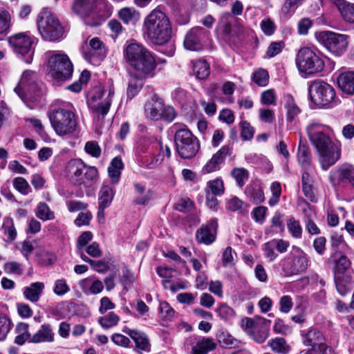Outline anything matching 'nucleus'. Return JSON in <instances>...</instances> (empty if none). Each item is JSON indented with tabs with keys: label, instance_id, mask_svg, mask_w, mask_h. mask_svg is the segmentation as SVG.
<instances>
[{
	"label": "nucleus",
	"instance_id": "864d4df0",
	"mask_svg": "<svg viewBox=\"0 0 354 354\" xmlns=\"http://www.w3.org/2000/svg\"><path fill=\"white\" fill-rule=\"evenodd\" d=\"M334 257L335 258L334 260L335 262V272L343 273L350 267V260L345 255L340 254L337 257V254H335Z\"/></svg>",
	"mask_w": 354,
	"mask_h": 354
},
{
	"label": "nucleus",
	"instance_id": "6ab92c4d",
	"mask_svg": "<svg viewBox=\"0 0 354 354\" xmlns=\"http://www.w3.org/2000/svg\"><path fill=\"white\" fill-rule=\"evenodd\" d=\"M218 227L217 219L212 218L208 223L203 225L196 233V238L198 242L209 245L216 239Z\"/></svg>",
	"mask_w": 354,
	"mask_h": 354
},
{
	"label": "nucleus",
	"instance_id": "79ce46f5",
	"mask_svg": "<svg viewBox=\"0 0 354 354\" xmlns=\"http://www.w3.org/2000/svg\"><path fill=\"white\" fill-rule=\"evenodd\" d=\"M302 189L306 197L311 201L315 200V194L313 189V179L309 171H305L302 174Z\"/></svg>",
	"mask_w": 354,
	"mask_h": 354
},
{
	"label": "nucleus",
	"instance_id": "a878e982",
	"mask_svg": "<svg viewBox=\"0 0 354 354\" xmlns=\"http://www.w3.org/2000/svg\"><path fill=\"white\" fill-rule=\"evenodd\" d=\"M337 83L342 93L354 95V71H345L339 73Z\"/></svg>",
	"mask_w": 354,
	"mask_h": 354
},
{
	"label": "nucleus",
	"instance_id": "cd10ccee",
	"mask_svg": "<svg viewBox=\"0 0 354 354\" xmlns=\"http://www.w3.org/2000/svg\"><path fill=\"white\" fill-rule=\"evenodd\" d=\"M44 288L45 285L43 282L37 281L32 283L24 288V297L30 302L36 303L39 300Z\"/></svg>",
	"mask_w": 354,
	"mask_h": 354
},
{
	"label": "nucleus",
	"instance_id": "0e129e2a",
	"mask_svg": "<svg viewBox=\"0 0 354 354\" xmlns=\"http://www.w3.org/2000/svg\"><path fill=\"white\" fill-rule=\"evenodd\" d=\"M85 151L93 158H98L101 156V148L96 141H88L84 146Z\"/></svg>",
	"mask_w": 354,
	"mask_h": 354
},
{
	"label": "nucleus",
	"instance_id": "b1692460",
	"mask_svg": "<svg viewBox=\"0 0 354 354\" xmlns=\"http://www.w3.org/2000/svg\"><path fill=\"white\" fill-rule=\"evenodd\" d=\"M171 130L174 133V141L176 145L197 139L189 128L183 123H174L171 126Z\"/></svg>",
	"mask_w": 354,
	"mask_h": 354
},
{
	"label": "nucleus",
	"instance_id": "ddd939ff",
	"mask_svg": "<svg viewBox=\"0 0 354 354\" xmlns=\"http://www.w3.org/2000/svg\"><path fill=\"white\" fill-rule=\"evenodd\" d=\"M8 41L15 53L25 57L26 63L30 64L32 62L34 50L32 48L33 40L30 36L24 32H19L10 36Z\"/></svg>",
	"mask_w": 354,
	"mask_h": 354
},
{
	"label": "nucleus",
	"instance_id": "dca6fc26",
	"mask_svg": "<svg viewBox=\"0 0 354 354\" xmlns=\"http://www.w3.org/2000/svg\"><path fill=\"white\" fill-rule=\"evenodd\" d=\"M297 255L283 260L281 266L286 275L297 274L304 272L308 266L306 254L301 250H297Z\"/></svg>",
	"mask_w": 354,
	"mask_h": 354
},
{
	"label": "nucleus",
	"instance_id": "1a4fd4ad",
	"mask_svg": "<svg viewBox=\"0 0 354 354\" xmlns=\"http://www.w3.org/2000/svg\"><path fill=\"white\" fill-rule=\"evenodd\" d=\"M37 28L42 38L53 41L62 37L64 29L57 17L48 8H44L37 16Z\"/></svg>",
	"mask_w": 354,
	"mask_h": 354
},
{
	"label": "nucleus",
	"instance_id": "72a5a7b5",
	"mask_svg": "<svg viewBox=\"0 0 354 354\" xmlns=\"http://www.w3.org/2000/svg\"><path fill=\"white\" fill-rule=\"evenodd\" d=\"M216 347V344L212 339L203 337L199 339L196 344L192 348V352L194 354H207L214 350Z\"/></svg>",
	"mask_w": 354,
	"mask_h": 354
},
{
	"label": "nucleus",
	"instance_id": "39448f33",
	"mask_svg": "<svg viewBox=\"0 0 354 354\" xmlns=\"http://www.w3.org/2000/svg\"><path fill=\"white\" fill-rule=\"evenodd\" d=\"M308 91L310 101L319 108L331 109L339 102L333 86L322 80L311 82Z\"/></svg>",
	"mask_w": 354,
	"mask_h": 354
},
{
	"label": "nucleus",
	"instance_id": "4d7b16f0",
	"mask_svg": "<svg viewBox=\"0 0 354 354\" xmlns=\"http://www.w3.org/2000/svg\"><path fill=\"white\" fill-rule=\"evenodd\" d=\"M3 270L6 273L9 274H16L20 276L24 272V268L21 264L17 261H8L4 263Z\"/></svg>",
	"mask_w": 354,
	"mask_h": 354
},
{
	"label": "nucleus",
	"instance_id": "393cba45",
	"mask_svg": "<svg viewBox=\"0 0 354 354\" xmlns=\"http://www.w3.org/2000/svg\"><path fill=\"white\" fill-rule=\"evenodd\" d=\"M178 155L184 159H189L194 157L200 149L199 141L197 139L187 142H180L176 145Z\"/></svg>",
	"mask_w": 354,
	"mask_h": 354
},
{
	"label": "nucleus",
	"instance_id": "5fc2aeb1",
	"mask_svg": "<svg viewBox=\"0 0 354 354\" xmlns=\"http://www.w3.org/2000/svg\"><path fill=\"white\" fill-rule=\"evenodd\" d=\"M161 152L158 154H152L142 159V165L147 169H154L162 161Z\"/></svg>",
	"mask_w": 354,
	"mask_h": 354
},
{
	"label": "nucleus",
	"instance_id": "338daca9",
	"mask_svg": "<svg viewBox=\"0 0 354 354\" xmlns=\"http://www.w3.org/2000/svg\"><path fill=\"white\" fill-rule=\"evenodd\" d=\"M241 128V136L244 140H250L254 133V128L247 121H242L240 123Z\"/></svg>",
	"mask_w": 354,
	"mask_h": 354
},
{
	"label": "nucleus",
	"instance_id": "de8ad7c7",
	"mask_svg": "<svg viewBox=\"0 0 354 354\" xmlns=\"http://www.w3.org/2000/svg\"><path fill=\"white\" fill-rule=\"evenodd\" d=\"M120 317L115 314L113 312H111L104 317H101L98 319V323L104 329L111 328L116 326L119 321Z\"/></svg>",
	"mask_w": 354,
	"mask_h": 354
},
{
	"label": "nucleus",
	"instance_id": "4be33fe9",
	"mask_svg": "<svg viewBox=\"0 0 354 354\" xmlns=\"http://www.w3.org/2000/svg\"><path fill=\"white\" fill-rule=\"evenodd\" d=\"M55 334L50 324H43L39 330L32 335L30 343H52L55 340Z\"/></svg>",
	"mask_w": 354,
	"mask_h": 354
},
{
	"label": "nucleus",
	"instance_id": "7ed1b4c3",
	"mask_svg": "<svg viewBox=\"0 0 354 354\" xmlns=\"http://www.w3.org/2000/svg\"><path fill=\"white\" fill-rule=\"evenodd\" d=\"M143 32L149 41L156 45H164L171 38V21L165 12L156 8L145 18Z\"/></svg>",
	"mask_w": 354,
	"mask_h": 354
},
{
	"label": "nucleus",
	"instance_id": "bb28decb",
	"mask_svg": "<svg viewBox=\"0 0 354 354\" xmlns=\"http://www.w3.org/2000/svg\"><path fill=\"white\" fill-rule=\"evenodd\" d=\"M82 291L86 295H97L104 288L103 283L94 277H87L79 282Z\"/></svg>",
	"mask_w": 354,
	"mask_h": 354
},
{
	"label": "nucleus",
	"instance_id": "052dcab7",
	"mask_svg": "<svg viewBox=\"0 0 354 354\" xmlns=\"http://www.w3.org/2000/svg\"><path fill=\"white\" fill-rule=\"evenodd\" d=\"M339 12L343 19L348 23H354V3H346L342 6Z\"/></svg>",
	"mask_w": 354,
	"mask_h": 354
},
{
	"label": "nucleus",
	"instance_id": "4c0bfd02",
	"mask_svg": "<svg viewBox=\"0 0 354 354\" xmlns=\"http://www.w3.org/2000/svg\"><path fill=\"white\" fill-rule=\"evenodd\" d=\"M285 108L287 110V120L288 122H292L300 113L299 108L290 95L285 96Z\"/></svg>",
	"mask_w": 354,
	"mask_h": 354
},
{
	"label": "nucleus",
	"instance_id": "49530a36",
	"mask_svg": "<svg viewBox=\"0 0 354 354\" xmlns=\"http://www.w3.org/2000/svg\"><path fill=\"white\" fill-rule=\"evenodd\" d=\"M1 228L4 234L8 236L7 240L8 241H12L16 239L17 230L12 218L6 217L3 219Z\"/></svg>",
	"mask_w": 354,
	"mask_h": 354
},
{
	"label": "nucleus",
	"instance_id": "37998d69",
	"mask_svg": "<svg viewBox=\"0 0 354 354\" xmlns=\"http://www.w3.org/2000/svg\"><path fill=\"white\" fill-rule=\"evenodd\" d=\"M36 216L41 221H50L55 218V214L49 206L44 202H40L37 204L36 211Z\"/></svg>",
	"mask_w": 354,
	"mask_h": 354
},
{
	"label": "nucleus",
	"instance_id": "f3484780",
	"mask_svg": "<svg viewBox=\"0 0 354 354\" xmlns=\"http://www.w3.org/2000/svg\"><path fill=\"white\" fill-rule=\"evenodd\" d=\"M206 36L205 29L201 26H196L190 29L185 35L184 46L192 51H199L203 48V39Z\"/></svg>",
	"mask_w": 354,
	"mask_h": 354
},
{
	"label": "nucleus",
	"instance_id": "13d9d810",
	"mask_svg": "<svg viewBox=\"0 0 354 354\" xmlns=\"http://www.w3.org/2000/svg\"><path fill=\"white\" fill-rule=\"evenodd\" d=\"M13 187L23 195H27L30 191V187L28 181L23 177L14 178Z\"/></svg>",
	"mask_w": 354,
	"mask_h": 354
},
{
	"label": "nucleus",
	"instance_id": "c756f323",
	"mask_svg": "<svg viewBox=\"0 0 354 354\" xmlns=\"http://www.w3.org/2000/svg\"><path fill=\"white\" fill-rule=\"evenodd\" d=\"M124 165L120 157L114 158L108 167L109 176L111 178V183L115 185L120 180L121 170Z\"/></svg>",
	"mask_w": 354,
	"mask_h": 354
},
{
	"label": "nucleus",
	"instance_id": "9d476101",
	"mask_svg": "<svg viewBox=\"0 0 354 354\" xmlns=\"http://www.w3.org/2000/svg\"><path fill=\"white\" fill-rule=\"evenodd\" d=\"M45 55L48 59L47 66L52 77L58 81H64L71 77L73 68L67 55L48 51Z\"/></svg>",
	"mask_w": 354,
	"mask_h": 354
},
{
	"label": "nucleus",
	"instance_id": "774afa93",
	"mask_svg": "<svg viewBox=\"0 0 354 354\" xmlns=\"http://www.w3.org/2000/svg\"><path fill=\"white\" fill-rule=\"evenodd\" d=\"M261 102L265 105L275 104L276 93L273 89H268L263 91L261 95Z\"/></svg>",
	"mask_w": 354,
	"mask_h": 354
},
{
	"label": "nucleus",
	"instance_id": "09e8293b",
	"mask_svg": "<svg viewBox=\"0 0 354 354\" xmlns=\"http://www.w3.org/2000/svg\"><path fill=\"white\" fill-rule=\"evenodd\" d=\"M232 20V15L228 12H225L221 15L218 28L224 35H228L231 33Z\"/></svg>",
	"mask_w": 354,
	"mask_h": 354
},
{
	"label": "nucleus",
	"instance_id": "3c124183",
	"mask_svg": "<svg viewBox=\"0 0 354 354\" xmlns=\"http://www.w3.org/2000/svg\"><path fill=\"white\" fill-rule=\"evenodd\" d=\"M254 341L259 344L263 343L269 336V331L267 328L261 327L258 325L251 333L248 335Z\"/></svg>",
	"mask_w": 354,
	"mask_h": 354
},
{
	"label": "nucleus",
	"instance_id": "4468645a",
	"mask_svg": "<svg viewBox=\"0 0 354 354\" xmlns=\"http://www.w3.org/2000/svg\"><path fill=\"white\" fill-rule=\"evenodd\" d=\"M303 344L310 348L303 351V354H316L324 348L330 347L325 343V338L322 333L317 328H308L301 331Z\"/></svg>",
	"mask_w": 354,
	"mask_h": 354
},
{
	"label": "nucleus",
	"instance_id": "ea45409f",
	"mask_svg": "<svg viewBox=\"0 0 354 354\" xmlns=\"http://www.w3.org/2000/svg\"><path fill=\"white\" fill-rule=\"evenodd\" d=\"M272 351L279 354H288L290 350V346L286 341L282 337H276L268 342Z\"/></svg>",
	"mask_w": 354,
	"mask_h": 354
},
{
	"label": "nucleus",
	"instance_id": "e2e57ef3",
	"mask_svg": "<svg viewBox=\"0 0 354 354\" xmlns=\"http://www.w3.org/2000/svg\"><path fill=\"white\" fill-rule=\"evenodd\" d=\"M70 290V288L64 279L55 280L53 287V292L57 296H63Z\"/></svg>",
	"mask_w": 354,
	"mask_h": 354
},
{
	"label": "nucleus",
	"instance_id": "0eeeda50",
	"mask_svg": "<svg viewBox=\"0 0 354 354\" xmlns=\"http://www.w3.org/2000/svg\"><path fill=\"white\" fill-rule=\"evenodd\" d=\"M295 64L299 72L306 75L317 74L325 68L324 61L319 53L308 46L299 49L295 57Z\"/></svg>",
	"mask_w": 354,
	"mask_h": 354
},
{
	"label": "nucleus",
	"instance_id": "603ef678",
	"mask_svg": "<svg viewBox=\"0 0 354 354\" xmlns=\"http://www.w3.org/2000/svg\"><path fill=\"white\" fill-rule=\"evenodd\" d=\"M246 194L255 204H260L265 200L264 193L260 187H249L246 189Z\"/></svg>",
	"mask_w": 354,
	"mask_h": 354
},
{
	"label": "nucleus",
	"instance_id": "680f3d73",
	"mask_svg": "<svg viewBox=\"0 0 354 354\" xmlns=\"http://www.w3.org/2000/svg\"><path fill=\"white\" fill-rule=\"evenodd\" d=\"M11 328V322L9 318L3 314L0 315V341L6 339Z\"/></svg>",
	"mask_w": 354,
	"mask_h": 354
},
{
	"label": "nucleus",
	"instance_id": "c85d7f7f",
	"mask_svg": "<svg viewBox=\"0 0 354 354\" xmlns=\"http://www.w3.org/2000/svg\"><path fill=\"white\" fill-rule=\"evenodd\" d=\"M114 197L113 187L105 183H103L98 194V205L102 209L107 208Z\"/></svg>",
	"mask_w": 354,
	"mask_h": 354
},
{
	"label": "nucleus",
	"instance_id": "473e14b6",
	"mask_svg": "<svg viewBox=\"0 0 354 354\" xmlns=\"http://www.w3.org/2000/svg\"><path fill=\"white\" fill-rule=\"evenodd\" d=\"M95 0H75L72 10L77 15L84 17L88 16L91 10Z\"/></svg>",
	"mask_w": 354,
	"mask_h": 354
},
{
	"label": "nucleus",
	"instance_id": "e433bc0d",
	"mask_svg": "<svg viewBox=\"0 0 354 354\" xmlns=\"http://www.w3.org/2000/svg\"><path fill=\"white\" fill-rule=\"evenodd\" d=\"M297 159L301 166L305 169H310L311 162V156L308 147L301 141L299 142L298 151H297Z\"/></svg>",
	"mask_w": 354,
	"mask_h": 354
},
{
	"label": "nucleus",
	"instance_id": "bf43d9fd",
	"mask_svg": "<svg viewBox=\"0 0 354 354\" xmlns=\"http://www.w3.org/2000/svg\"><path fill=\"white\" fill-rule=\"evenodd\" d=\"M231 175L236 180L239 187H243L245 181L249 177L248 171L244 168H235L232 169Z\"/></svg>",
	"mask_w": 354,
	"mask_h": 354
},
{
	"label": "nucleus",
	"instance_id": "7c9ffc66",
	"mask_svg": "<svg viewBox=\"0 0 354 354\" xmlns=\"http://www.w3.org/2000/svg\"><path fill=\"white\" fill-rule=\"evenodd\" d=\"M146 78L139 77L134 73L131 75L127 90L128 98L132 99L139 93L144 84L143 80Z\"/></svg>",
	"mask_w": 354,
	"mask_h": 354
},
{
	"label": "nucleus",
	"instance_id": "f257e3e1",
	"mask_svg": "<svg viewBox=\"0 0 354 354\" xmlns=\"http://www.w3.org/2000/svg\"><path fill=\"white\" fill-rule=\"evenodd\" d=\"M331 131L329 126L317 122L306 127L308 136L319 154V162L324 170L333 165L341 156L339 147L333 144L329 137Z\"/></svg>",
	"mask_w": 354,
	"mask_h": 354
},
{
	"label": "nucleus",
	"instance_id": "20e7f679",
	"mask_svg": "<svg viewBox=\"0 0 354 354\" xmlns=\"http://www.w3.org/2000/svg\"><path fill=\"white\" fill-rule=\"evenodd\" d=\"M114 95V87L109 80L106 87L96 86L88 94L87 103L93 113L98 118H104L109 112Z\"/></svg>",
	"mask_w": 354,
	"mask_h": 354
},
{
	"label": "nucleus",
	"instance_id": "a19ab883",
	"mask_svg": "<svg viewBox=\"0 0 354 354\" xmlns=\"http://www.w3.org/2000/svg\"><path fill=\"white\" fill-rule=\"evenodd\" d=\"M11 15L4 8H0V35H6L10 31Z\"/></svg>",
	"mask_w": 354,
	"mask_h": 354
},
{
	"label": "nucleus",
	"instance_id": "423d86ee",
	"mask_svg": "<svg viewBox=\"0 0 354 354\" xmlns=\"http://www.w3.org/2000/svg\"><path fill=\"white\" fill-rule=\"evenodd\" d=\"M71 105L70 103H64L62 107L54 108L48 113L51 126L59 136L70 134L75 130V115L67 109Z\"/></svg>",
	"mask_w": 354,
	"mask_h": 354
},
{
	"label": "nucleus",
	"instance_id": "6e6552de",
	"mask_svg": "<svg viewBox=\"0 0 354 354\" xmlns=\"http://www.w3.org/2000/svg\"><path fill=\"white\" fill-rule=\"evenodd\" d=\"M66 171L69 178L77 185H91L99 178V172L95 167L87 165L79 158L69 160Z\"/></svg>",
	"mask_w": 354,
	"mask_h": 354
},
{
	"label": "nucleus",
	"instance_id": "58836bf2",
	"mask_svg": "<svg viewBox=\"0 0 354 354\" xmlns=\"http://www.w3.org/2000/svg\"><path fill=\"white\" fill-rule=\"evenodd\" d=\"M305 0H286L281 8V17L289 19L295 12L296 8Z\"/></svg>",
	"mask_w": 354,
	"mask_h": 354
},
{
	"label": "nucleus",
	"instance_id": "c03bdc74",
	"mask_svg": "<svg viewBox=\"0 0 354 354\" xmlns=\"http://www.w3.org/2000/svg\"><path fill=\"white\" fill-rule=\"evenodd\" d=\"M193 71L197 78L204 80L209 75V66L205 60H198L194 64Z\"/></svg>",
	"mask_w": 354,
	"mask_h": 354
},
{
	"label": "nucleus",
	"instance_id": "6e6d98bb",
	"mask_svg": "<svg viewBox=\"0 0 354 354\" xmlns=\"http://www.w3.org/2000/svg\"><path fill=\"white\" fill-rule=\"evenodd\" d=\"M252 80L257 85L265 86L269 81L268 73L265 69L259 68L253 73Z\"/></svg>",
	"mask_w": 354,
	"mask_h": 354
},
{
	"label": "nucleus",
	"instance_id": "69168bd1",
	"mask_svg": "<svg viewBox=\"0 0 354 354\" xmlns=\"http://www.w3.org/2000/svg\"><path fill=\"white\" fill-rule=\"evenodd\" d=\"M284 46V42L282 41H273L270 43L266 51L267 57L269 58H272L277 55L282 51Z\"/></svg>",
	"mask_w": 354,
	"mask_h": 354
},
{
	"label": "nucleus",
	"instance_id": "8fccbe9b",
	"mask_svg": "<svg viewBox=\"0 0 354 354\" xmlns=\"http://www.w3.org/2000/svg\"><path fill=\"white\" fill-rule=\"evenodd\" d=\"M287 227L291 236L295 239H300L302 234V227L299 221L291 217L287 221Z\"/></svg>",
	"mask_w": 354,
	"mask_h": 354
},
{
	"label": "nucleus",
	"instance_id": "f704fd0d",
	"mask_svg": "<svg viewBox=\"0 0 354 354\" xmlns=\"http://www.w3.org/2000/svg\"><path fill=\"white\" fill-rule=\"evenodd\" d=\"M17 336L15 342L19 345H23L26 341L30 343L32 335L29 332V325L26 323H19L15 328Z\"/></svg>",
	"mask_w": 354,
	"mask_h": 354
},
{
	"label": "nucleus",
	"instance_id": "aec40b11",
	"mask_svg": "<svg viewBox=\"0 0 354 354\" xmlns=\"http://www.w3.org/2000/svg\"><path fill=\"white\" fill-rule=\"evenodd\" d=\"M229 152V147L227 145L223 146L203 167L202 173L207 174L219 170L221 165L224 162Z\"/></svg>",
	"mask_w": 354,
	"mask_h": 354
},
{
	"label": "nucleus",
	"instance_id": "a211bd4d",
	"mask_svg": "<svg viewBox=\"0 0 354 354\" xmlns=\"http://www.w3.org/2000/svg\"><path fill=\"white\" fill-rule=\"evenodd\" d=\"M89 49L84 52L85 59L93 65H98L106 54L103 43L97 38L94 37L89 41Z\"/></svg>",
	"mask_w": 354,
	"mask_h": 354
},
{
	"label": "nucleus",
	"instance_id": "a18cd8bd",
	"mask_svg": "<svg viewBox=\"0 0 354 354\" xmlns=\"http://www.w3.org/2000/svg\"><path fill=\"white\" fill-rule=\"evenodd\" d=\"M225 188L222 179L217 178L207 182L205 188V193L208 192L214 195L221 196L224 193Z\"/></svg>",
	"mask_w": 354,
	"mask_h": 354
},
{
	"label": "nucleus",
	"instance_id": "2eb2a0df",
	"mask_svg": "<svg viewBox=\"0 0 354 354\" xmlns=\"http://www.w3.org/2000/svg\"><path fill=\"white\" fill-rule=\"evenodd\" d=\"M330 181L333 186L354 187V167L342 165L330 174Z\"/></svg>",
	"mask_w": 354,
	"mask_h": 354
},
{
	"label": "nucleus",
	"instance_id": "c9c22d12",
	"mask_svg": "<svg viewBox=\"0 0 354 354\" xmlns=\"http://www.w3.org/2000/svg\"><path fill=\"white\" fill-rule=\"evenodd\" d=\"M119 18L126 24L137 22L140 19V13L133 8L125 7L118 12Z\"/></svg>",
	"mask_w": 354,
	"mask_h": 354
},
{
	"label": "nucleus",
	"instance_id": "412c9836",
	"mask_svg": "<svg viewBox=\"0 0 354 354\" xmlns=\"http://www.w3.org/2000/svg\"><path fill=\"white\" fill-rule=\"evenodd\" d=\"M122 331L133 340L136 351H150L151 344L146 333L138 330L130 329L127 326L123 328Z\"/></svg>",
	"mask_w": 354,
	"mask_h": 354
},
{
	"label": "nucleus",
	"instance_id": "f8f14e48",
	"mask_svg": "<svg viewBox=\"0 0 354 354\" xmlns=\"http://www.w3.org/2000/svg\"><path fill=\"white\" fill-rule=\"evenodd\" d=\"M315 37L321 44L336 56H340L346 51L348 44L347 35L325 30L316 32Z\"/></svg>",
	"mask_w": 354,
	"mask_h": 354
},
{
	"label": "nucleus",
	"instance_id": "9b49d317",
	"mask_svg": "<svg viewBox=\"0 0 354 354\" xmlns=\"http://www.w3.org/2000/svg\"><path fill=\"white\" fill-rule=\"evenodd\" d=\"M40 82L35 71H25L15 88V93L24 101L36 100L39 94Z\"/></svg>",
	"mask_w": 354,
	"mask_h": 354
},
{
	"label": "nucleus",
	"instance_id": "2f4dec72",
	"mask_svg": "<svg viewBox=\"0 0 354 354\" xmlns=\"http://www.w3.org/2000/svg\"><path fill=\"white\" fill-rule=\"evenodd\" d=\"M220 344L225 348H232L239 347L241 341L234 337L229 332L221 330L216 335Z\"/></svg>",
	"mask_w": 354,
	"mask_h": 354
},
{
	"label": "nucleus",
	"instance_id": "5701e85b",
	"mask_svg": "<svg viewBox=\"0 0 354 354\" xmlns=\"http://www.w3.org/2000/svg\"><path fill=\"white\" fill-rule=\"evenodd\" d=\"M163 102L160 99L151 98L145 105V115L153 121L161 120L163 111Z\"/></svg>",
	"mask_w": 354,
	"mask_h": 354
},
{
	"label": "nucleus",
	"instance_id": "f03ea898",
	"mask_svg": "<svg viewBox=\"0 0 354 354\" xmlns=\"http://www.w3.org/2000/svg\"><path fill=\"white\" fill-rule=\"evenodd\" d=\"M124 57L134 71L141 77H153L156 75L157 63L152 53L137 43L128 44L124 50Z\"/></svg>",
	"mask_w": 354,
	"mask_h": 354
}]
</instances>
